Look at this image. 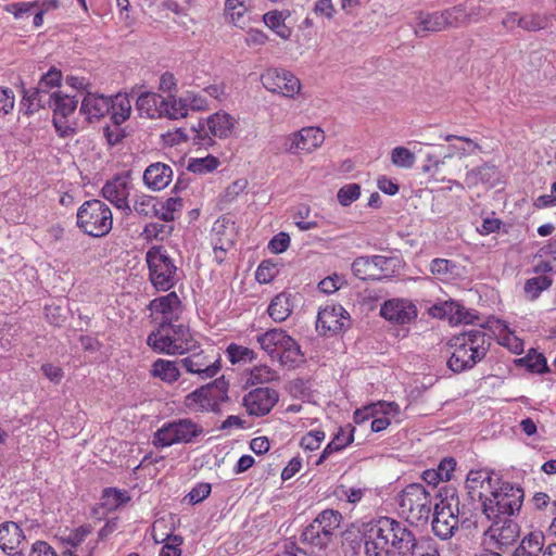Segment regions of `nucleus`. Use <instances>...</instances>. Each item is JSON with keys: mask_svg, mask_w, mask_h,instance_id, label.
I'll return each mask as SVG.
<instances>
[{"mask_svg": "<svg viewBox=\"0 0 556 556\" xmlns=\"http://www.w3.org/2000/svg\"><path fill=\"white\" fill-rule=\"evenodd\" d=\"M131 208L132 212H136L139 216L151 217L156 215V203L154 202V198L150 195L137 197Z\"/></svg>", "mask_w": 556, "mask_h": 556, "instance_id": "3c124183", "label": "nucleus"}, {"mask_svg": "<svg viewBox=\"0 0 556 556\" xmlns=\"http://www.w3.org/2000/svg\"><path fill=\"white\" fill-rule=\"evenodd\" d=\"M62 79V73L55 67H51L46 74H43L38 83V87L48 89V91L60 85Z\"/></svg>", "mask_w": 556, "mask_h": 556, "instance_id": "69168bd1", "label": "nucleus"}, {"mask_svg": "<svg viewBox=\"0 0 556 556\" xmlns=\"http://www.w3.org/2000/svg\"><path fill=\"white\" fill-rule=\"evenodd\" d=\"M220 162L216 156L206 155L204 157L190 159L187 169L191 173L205 175L214 172Z\"/></svg>", "mask_w": 556, "mask_h": 556, "instance_id": "49530a36", "label": "nucleus"}, {"mask_svg": "<svg viewBox=\"0 0 556 556\" xmlns=\"http://www.w3.org/2000/svg\"><path fill=\"white\" fill-rule=\"evenodd\" d=\"M132 186L127 175H116L108 180L101 189V195L119 210L124 216L132 214L128 197Z\"/></svg>", "mask_w": 556, "mask_h": 556, "instance_id": "4468645a", "label": "nucleus"}, {"mask_svg": "<svg viewBox=\"0 0 556 556\" xmlns=\"http://www.w3.org/2000/svg\"><path fill=\"white\" fill-rule=\"evenodd\" d=\"M207 130V126L204 122H199L198 127L192 128L191 139L194 146L206 149L214 144L213 136L208 134Z\"/></svg>", "mask_w": 556, "mask_h": 556, "instance_id": "6e6d98bb", "label": "nucleus"}, {"mask_svg": "<svg viewBox=\"0 0 556 556\" xmlns=\"http://www.w3.org/2000/svg\"><path fill=\"white\" fill-rule=\"evenodd\" d=\"M325 440V432L320 430H313L306 433L300 442L304 450L315 451L319 448L321 442Z\"/></svg>", "mask_w": 556, "mask_h": 556, "instance_id": "e2e57ef3", "label": "nucleus"}, {"mask_svg": "<svg viewBox=\"0 0 556 556\" xmlns=\"http://www.w3.org/2000/svg\"><path fill=\"white\" fill-rule=\"evenodd\" d=\"M457 265L446 258H434L430 263V271L438 279L446 281L458 275Z\"/></svg>", "mask_w": 556, "mask_h": 556, "instance_id": "37998d69", "label": "nucleus"}, {"mask_svg": "<svg viewBox=\"0 0 556 556\" xmlns=\"http://www.w3.org/2000/svg\"><path fill=\"white\" fill-rule=\"evenodd\" d=\"M228 400V382L220 377L203 386L185 397V406L192 412L220 410V405Z\"/></svg>", "mask_w": 556, "mask_h": 556, "instance_id": "9d476101", "label": "nucleus"}, {"mask_svg": "<svg viewBox=\"0 0 556 556\" xmlns=\"http://www.w3.org/2000/svg\"><path fill=\"white\" fill-rule=\"evenodd\" d=\"M496 484H500L498 479H494L488 470H471L466 479L468 494L472 500L480 501L481 505Z\"/></svg>", "mask_w": 556, "mask_h": 556, "instance_id": "412c9836", "label": "nucleus"}, {"mask_svg": "<svg viewBox=\"0 0 556 556\" xmlns=\"http://www.w3.org/2000/svg\"><path fill=\"white\" fill-rule=\"evenodd\" d=\"M136 106L141 115L154 118L166 111V99L155 92H143L138 97Z\"/></svg>", "mask_w": 556, "mask_h": 556, "instance_id": "c85d7f7f", "label": "nucleus"}, {"mask_svg": "<svg viewBox=\"0 0 556 556\" xmlns=\"http://www.w3.org/2000/svg\"><path fill=\"white\" fill-rule=\"evenodd\" d=\"M276 276V267L268 261L262 262L255 273V278L260 283H268Z\"/></svg>", "mask_w": 556, "mask_h": 556, "instance_id": "0e129e2a", "label": "nucleus"}, {"mask_svg": "<svg viewBox=\"0 0 556 556\" xmlns=\"http://www.w3.org/2000/svg\"><path fill=\"white\" fill-rule=\"evenodd\" d=\"M523 490L509 482L496 484L481 505L488 519L513 517L521 509Z\"/></svg>", "mask_w": 556, "mask_h": 556, "instance_id": "7ed1b4c3", "label": "nucleus"}, {"mask_svg": "<svg viewBox=\"0 0 556 556\" xmlns=\"http://www.w3.org/2000/svg\"><path fill=\"white\" fill-rule=\"evenodd\" d=\"M226 352L229 361L232 364L239 362H252L253 359H255L254 351L250 350L249 348L237 345L233 343L227 348Z\"/></svg>", "mask_w": 556, "mask_h": 556, "instance_id": "13d9d810", "label": "nucleus"}, {"mask_svg": "<svg viewBox=\"0 0 556 556\" xmlns=\"http://www.w3.org/2000/svg\"><path fill=\"white\" fill-rule=\"evenodd\" d=\"M179 366V362L160 358L153 363L151 372L154 377H159L167 383H173L178 380L180 376Z\"/></svg>", "mask_w": 556, "mask_h": 556, "instance_id": "4c0bfd02", "label": "nucleus"}, {"mask_svg": "<svg viewBox=\"0 0 556 556\" xmlns=\"http://www.w3.org/2000/svg\"><path fill=\"white\" fill-rule=\"evenodd\" d=\"M173 178V169L169 165L156 162L149 165L143 173L144 185L152 190H163Z\"/></svg>", "mask_w": 556, "mask_h": 556, "instance_id": "bb28decb", "label": "nucleus"}, {"mask_svg": "<svg viewBox=\"0 0 556 556\" xmlns=\"http://www.w3.org/2000/svg\"><path fill=\"white\" fill-rule=\"evenodd\" d=\"M150 281L159 291H168L177 282V267L163 247H152L146 254Z\"/></svg>", "mask_w": 556, "mask_h": 556, "instance_id": "9b49d317", "label": "nucleus"}, {"mask_svg": "<svg viewBox=\"0 0 556 556\" xmlns=\"http://www.w3.org/2000/svg\"><path fill=\"white\" fill-rule=\"evenodd\" d=\"M257 342L273 359L282 366L295 367L303 357L298 342L280 328L269 329L257 336Z\"/></svg>", "mask_w": 556, "mask_h": 556, "instance_id": "20e7f679", "label": "nucleus"}, {"mask_svg": "<svg viewBox=\"0 0 556 556\" xmlns=\"http://www.w3.org/2000/svg\"><path fill=\"white\" fill-rule=\"evenodd\" d=\"M545 536L541 531H532L528 533L516 548L517 556H539L543 554Z\"/></svg>", "mask_w": 556, "mask_h": 556, "instance_id": "72a5a7b5", "label": "nucleus"}, {"mask_svg": "<svg viewBox=\"0 0 556 556\" xmlns=\"http://www.w3.org/2000/svg\"><path fill=\"white\" fill-rule=\"evenodd\" d=\"M391 161L397 167L410 168L415 163V154L404 147H396L391 152Z\"/></svg>", "mask_w": 556, "mask_h": 556, "instance_id": "5fc2aeb1", "label": "nucleus"}, {"mask_svg": "<svg viewBox=\"0 0 556 556\" xmlns=\"http://www.w3.org/2000/svg\"><path fill=\"white\" fill-rule=\"evenodd\" d=\"M131 102L127 94L117 93L110 98L109 113L115 126L122 125L130 116Z\"/></svg>", "mask_w": 556, "mask_h": 556, "instance_id": "2f4dec72", "label": "nucleus"}, {"mask_svg": "<svg viewBox=\"0 0 556 556\" xmlns=\"http://www.w3.org/2000/svg\"><path fill=\"white\" fill-rule=\"evenodd\" d=\"M110 98L103 94L87 91L80 104V113L88 122L99 121L109 113Z\"/></svg>", "mask_w": 556, "mask_h": 556, "instance_id": "a878e982", "label": "nucleus"}, {"mask_svg": "<svg viewBox=\"0 0 556 556\" xmlns=\"http://www.w3.org/2000/svg\"><path fill=\"white\" fill-rule=\"evenodd\" d=\"M415 15L417 26L414 29V34L416 37L424 38L429 33H439L445 29L441 12L428 13L417 11Z\"/></svg>", "mask_w": 556, "mask_h": 556, "instance_id": "cd10ccee", "label": "nucleus"}, {"mask_svg": "<svg viewBox=\"0 0 556 556\" xmlns=\"http://www.w3.org/2000/svg\"><path fill=\"white\" fill-rule=\"evenodd\" d=\"M552 285V279L547 276H538L530 278L525 283V292L529 299H536L540 293Z\"/></svg>", "mask_w": 556, "mask_h": 556, "instance_id": "8fccbe9b", "label": "nucleus"}, {"mask_svg": "<svg viewBox=\"0 0 556 556\" xmlns=\"http://www.w3.org/2000/svg\"><path fill=\"white\" fill-rule=\"evenodd\" d=\"M350 315L341 305H326L318 312L316 330L319 334L330 337L349 327Z\"/></svg>", "mask_w": 556, "mask_h": 556, "instance_id": "dca6fc26", "label": "nucleus"}, {"mask_svg": "<svg viewBox=\"0 0 556 556\" xmlns=\"http://www.w3.org/2000/svg\"><path fill=\"white\" fill-rule=\"evenodd\" d=\"M444 20V27L459 28L469 25V15L464 4L455 5L450 9L440 11Z\"/></svg>", "mask_w": 556, "mask_h": 556, "instance_id": "ea45409f", "label": "nucleus"}, {"mask_svg": "<svg viewBox=\"0 0 556 556\" xmlns=\"http://www.w3.org/2000/svg\"><path fill=\"white\" fill-rule=\"evenodd\" d=\"M181 199L179 198H168L165 202L160 203V206H156V215L160 219L164 222L174 220L175 212L181 207Z\"/></svg>", "mask_w": 556, "mask_h": 556, "instance_id": "864d4df0", "label": "nucleus"}, {"mask_svg": "<svg viewBox=\"0 0 556 556\" xmlns=\"http://www.w3.org/2000/svg\"><path fill=\"white\" fill-rule=\"evenodd\" d=\"M495 176V167L484 164L476 167L466 174L465 182L468 188L476 187L479 182H490Z\"/></svg>", "mask_w": 556, "mask_h": 556, "instance_id": "c03bdc74", "label": "nucleus"}, {"mask_svg": "<svg viewBox=\"0 0 556 556\" xmlns=\"http://www.w3.org/2000/svg\"><path fill=\"white\" fill-rule=\"evenodd\" d=\"M279 400L275 389L264 387L251 390L243 397V406L250 416L262 417L270 413Z\"/></svg>", "mask_w": 556, "mask_h": 556, "instance_id": "a211bd4d", "label": "nucleus"}, {"mask_svg": "<svg viewBox=\"0 0 556 556\" xmlns=\"http://www.w3.org/2000/svg\"><path fill=\"white\" fill-rule=\"evenodd\" d=\"M261 83L268 91L293 97L301 89V83L291 72L268 68L261 75Z\"/></svg>", "mask_w": 556, "mask_h": 556, "instance_id": "2eb2a0df", "label": "nucleus"}, {"mask_svg": "<svg viewBox=\"0 0 556 556\" xmlns=\"http://www.w3.org/2000/svg\"><path fill=\"white\" fill-rule=\"evenodd\" d=\"M25 536L20 526L13 521L0 525V548L8 555L14 556L23 551Z\"/></svg>", "mask_w": 556, "mask_h": 556, "instance_id": "4be33fe9", "label": "nucleus"}, {"mask_svg": "<svg viewBox=\"0 0 556 556\" xmlns=\"http://www.w3.org/2000/svg\"><path fill=\"white\" fill-rule=\"evenodd\" d=\"M236 241L235 222L230 217L218 218L212 228V244L215 250L228 251Z\"/></svg>", "mask_w": 556, "mask_h": 556, "instance_id": "b1692460", "label": "nucleus"}, {"mask_svg": "<svg viewBox=\"0 0 556 556\" xmlns=\"http://www.w3.org/2000/svg\"><path fill=\"white\" fill-rule=\"evenodd\" d=\"M189 99L190 97H169L168 99H166V111H164L163 115H166L172 119H177L187 116Z\"/></svg>", "mask_w": 556, "mask_h": 556, "instance_id": "de8ad7c7", "label": "nucleus"}, {"mask_svg": "<svg viewBox=\"0 0 556 556\" xmlns=\"http://www.w3.org/2000/svg\"><path fill=\"white\" fill-rule=\"evenodd\" d=\"M130 497L126 491H121L114 488H106L103 490L101 497V505L108 510H114L121 505L127 503Z\"/></svg>", "mask_w": 556, "mask_h": 556, "instance_id": "a18cd8bd", "label": "nucleus"}, {"mask_svg": "<svg viewBox=\"0 0 556 556\" xmlns=\"http://www.w3.org/2000/svg\"><path fill=\"white\" fill-rule=\"evenodd\" d=\"M147 344L157 353L177 355L190 351L194 342L189 328L184 325L174 326L172 323L159 324L157 329L148 336Z\"/></svg>", "mask_w": 556, "mask_h": 556, "instance_id": "39448f33", "label": "nucleus"}, {"mask_svg": "<svg viewBox=\"0 0 556 556\" xmlns=\"http://www.w3.org/2000/svg\"><path fill=\"white\" fill-rule=\"evenodd\" d=\"M263 20L266 26L274 30L281 39L288 40L291 37L292 30L285 24V16L282 12H267L264 14Z\"/></svg>", "mask_w": 556, "mask_h": 556, "instance_id": "79ce46f5", "label": "nucleus"}, {"mask_svg": "<svg viewBox=\"0 0 556 556\" xmlns=\"http://www.w3.org/2000/svg\"><path fill=\"white\" fill-rule=\"evenodd\" d=\"M401 555L409 556H440L435 542L428 536L416 539L414 533L404 526L401 532Z\"/></svg>", "mask_w": 556, "mask_h": 556, "instance_id": "6ab92c4d", "label": "nucleus"}, {"mask_svg": "<svg viewBox=\"0 0 556 556\" xmlns=\"http://www.w3.org/2000/svg\"><path fill=\"white\" fill-rule=\"evenodd\" d=\"M552 25V15L547 13H527L520 16L519 27L527 31H539Z\"/></svg>", "mask_w": 556, "mask_h": 556, "instance_id": "58836bf2", "label": "nucleus"}, {"mask_svg": "<svg viewBox=\"0 0 556 556\" xmlns=\"http://www.w3.org/2000/svg\"><path fill=\"white\" fill-rule=\"evenodd\" d=\"M267 312L275 321H285L292 313L291 295L286 292L277 294L271 300Z\"/></svg>", "mask_w": 556, "mask_h": 556, "instance_id": "f704fd0d", "label": "nucleus"}, {"mask_svg": "<svg viewBox=\"0 0 556 556\" xmlns=\"http://www.w3.org/2000/svg\"><path fill=\"white\" fill-rule=\"evenodd\" d=\"M442 497L433 508L432 531L442 540L452 538L459 525V500L454 489H441Z\"/></svg>", "mask_w": 556, "mask_h": 556, "instance_id": "0eeeda50", "label": "nucleus"}, {"mask_svg": "<svg viewBox=\"0 0 556 556\" xmlns=\"http://www.w3.org/2000/svg\"><path fill=\"white\" fill-rule=\"evenodd\" d=\"M404 525L389 517L380 518L371 525L365 539L366 556H394L390 546L400 552L401 532Z\"/></svg>", "mask_w": 556, "mask_h": 556, "instance_id": "f03ea898", "label": "nucleus"}, {"mask_svg": "<svg viewBox=\"0 0 556 556\" xmlns=\"http://www.w3.org/2000/svg\"><path fill=\"white\" fill-rule=\"evenodd\" d=\"M202 425L191 418H179L164 424L154 432L153 445L167 447L175 444H189L203 435Z\"/></svg>", "mask_w": 556, "mask_h": 556, "instance_id": "1a4fd4ad", "label": "nucleus"}, {"mask_svg": "<svg viewBox=\"0 0 556 556\" xmlns=\"http://www.w3.org/2000/svg\"><path fill=\"white\" fill-rule=\"evenodd\" d=\"M48 89L42 87H35L31 89H23V99H22V109L24 113L27 115L33 114L39 109L45 106V101L42 100V94H47Z\"/></svg>", "mask_w": 556, "mask_h": 556, "instance_id": "c9c22d12", "label": "nucleus"}, {"mask_svg": "<svg viewBox=\"0 0 556 556\" xmlns=\"http://www.w3.org/2000/svg\"><path fill=\"white\" fill-rule=\"evenodd\" d=\"M48 103L53 110L52 122L56 132L63 138L73 135L75 128L68 124L67 117L75 112L78 100L58 91L50 94Z\"/></svg>", "mask_w": 556, "mask_h": 556, "instance_id": "ddd939ff", "label": "nucleus"}, {"mask_svg": "<svg viewBox=\"0 0 556 556\" xmlns=\"http://www.w3.org/2000/svg\"><path fill=\"white\" fill-rule=\"evenodd\" d=\"M180 300L176 292H169L166 295L152 300L149 308L154 314H161L162 318L159 324L169 325L178 319L180 308Z\"/></svg>", "mask_w": 556, "mask_h": 556, "instance_id": "5701e85b", "label": "nucleus"}, {"mask_svg": "<svg viewBox=\"0 0 556 556\" xmlns=\"http://www.w3.org/2000/svg\"><path fill=\"white\" fill-rule=\"evenodd\" d=\"M380 315L397 325H405L417 317V307L406 299H390L380 308Z\"/></svg>", "mask_w": 556, "mask_h": 556, "instance_id": "aec40b11", "label": "nucleus"}, {"mask_svg": "<svg viewBox=\"0 0 556 556\" xmlns=\"http://www.w3.org/2000/svg\"><path fill=\"white\" fill-rule=\"evenodd\" d=\"M450 151L438 159L433 155H428V164H425L422 169L426 173H432V176L438 180H444L443 174L456 175L462 172L463 167L467 168L464 163V156L467 154L466 149L450 146Z\"/></svg>", "mask_w": 556, "mask_h": 556, "instance_id": "f8f14e48", "label": "nucleus"}, {"mask_svg": "<svg viewBox=\"0 0 556 556\" xmlns=\"http://www.w3.org/2000/svg\"><path fill=\"white\" fill-rule=\"evenodd\" d=\"M399 507L401 515L412 525L426 523L432 509L430 492L420 483H412L399 495Z\"/></svg>", "mask_w": 556, "mask_h": 556, "instance_id": "6e6552de", "label": "nucleus"}, {"mask_svg": "<svg viewBox=\"0 0 556 556\" xmlns=\"http://www.w3.org/2000/svg\"><path fill=\"white\" fill-rule=\"evenodd\" d=\"M353 274L363 280L379 279L374 256H359L352 263Z\"/></svg>", "mask_w": 556, "mask_h": 556, "instance_id": "a19ab883", "label": "nucleus"}, {"mask_svg": "<svg viewBox=\"0 0 556 556\" xmlns=\"http://www.w3.org/2000/svg\"><path fill=\"white\" fill-rule=\"evenodd\" d=\"M301 139V146H303L304 153H312L325 141V134L319 127H303L299 130Z\"/></svg>", "mask_w": 556, "mask_h": 556, "instance_id": "e433bc0d", "label": "nucleus"}, {"mask_svg": "<svg viewBox=\"0 0 556 556\" xmlns=\"http://www.w3.org/2000/svg\"><path fill=\"white\" fill-rule=\"evenodd\" d=\"M235 118L226 112H216L205 122L210 134L217 138H227L235 128Z\"/></svg>", "mask_w": 556, "mask_h": 556, "instance_id": "c756f323", "label": "nucleus"}, {"mask_svg": "<svg viewBox=\"0 0 556 556\" xmlns=\"http://www.w3.org/2000/svg\"><path fill=\"white\" fill-rule=\"evenodd\" d=\"M448 344L453 348L447 366L454 372H462L471 369L482 361L490 349V338L479 329L464 331L454 336Z\"/></svg>", "mask_w": 556, "mask_h": 556, "instance_id": "f257e3e1", "label": "nucleus"}, {"mask_svg": "<svg viewBox=\"0 0 556 556\" xmlns=\"http://www.w3.org/2000/svg\"><path fill=\"white\" fill-rule=\"evenodd\" d=\"M184 540L180 535H167L165 544L160 552V556H180Z\"/></svg>", "mask_w": 556, "mask_h": 556, "instance_id": "680f3d73", "label": "nucleus"}, {"mask_svg": "<svg viewBox=\"0 0 556 556\" xmlns=\"http://www.w3.org/2000/svg\"><path fill=\"white\" fill-rule=\"evenodd\" d=\"M342 516L339 511L333 509H325L314 519L315 522L320 523L325 530L331 532V535H334V531L339 528L341 523Z\"/></svg>", "mask_w": 556, "mask_h": 556, "instance_id": "09e8293b", "label": "nucleus"}, {"mask_svg": "<svg viewBox=\"0 0 556 556\" xmlns=\"http://www.w3.org/2000/svg\"><path fill=\"white\" fill-rule=\"evenodd\" d=\"M331 532H328L320 526V523L314 520L305 527L301 534V539L304 543L312 546L324 548L332 541Z\"/></svg>", "mask_w": 556, "mask_h": 556, "instance_id": "473e14b6", "label": "nucleus"}, {"mask_svg": "<svg viewBox=\"0 0 556 556\" xmlns=\"http://www.w3.org/2000/svg\"><path fill=\"white\" fill-rule=\"evenodd\" d=\"M375 265L379 279L391 276L400 266L397 257H387L382 255H374Z\"/></svg>", "mask_w": 556, "mask_h": 556, "instance_id": "603ef678", "label": "nucleus"}, {"mask_svg": "<svg viewBox=\"0 0 556 556\" xmlns=\"http://www.w3.org/2000/svg\"><path fill=\"white\" fill-rule=\"evenodd\" d=\"M248 187V180L245 178H240L235 180L231 185H229L224 193V199L226 202L233 201L239 194L243 193V191Z\"/></svg>", "mask_w": 556, "mask_h": 556, "instance_id": "774afa93", "label": "nucleus"}, {"mask_svg": "<svg viewBox=\"0 0 556 556\" xmlns=\"http://www.w3.org/2000/svg\"><path fill=\"white\" fill-rule=\"evenodd\" d=\"M179 365L186 369L187 372L197 374L202 379L212 378L220 370V361L216 359L213 363L206 361V357L201 354H193L179 361Z\"/></svg>", "mask_w": 556, "mask_h": 556, "instance_id": "393cba45", "label": "nucleus"}, {"mask_svg": "<svg viewBox=\"0 0 556 556\" xmlns=\"http://www.w3.org/2000/svg\"><path fill=\"white\" fill-rule=\"evenodd\" d=\"M77 226L94 238L106 236L113 226V214L108 204L98 199L85 201L77 211Z\"/></svg>", "mask_w": 556, "mask_h": 556, "instance_id": "423d86ee", "label": "nucleus"}, {"mask_svg": "<svg viewBox=\"0 0 556 556\" xmlns=\"http://www.w3.org/2000/svg\"><path fill=\"white\" fill-rule=\"evenodd\" d=\"M301 139L302 138L299 136V131L282 136L280 138L282 144L281 151L289 154L304 153L303 146H301Z\"/></svg>", "mask_w": 556, "mask_h": 556, "instance_id": "bf43d9fd", "label": "nucleus"}, {"mask_svg": "<svg viewBox=\"0 0 556 556\" xmlns=\"http://www.w3.org/2000/svg\"><path fill=\"white\" fill-rule=\"evenodd\" d=\"M489 520L491 525L485 531V535L494 543L496 548H507L519 538L520 527L513 517L506 516Z\"/></svg>", "mask_w": 556, "mask_h": 556, "instance_id": "f3484780", "label": "nucleus"}, {"mask_svg": "<svg viewBox=\"0 0 556 556\" xmlns=\"http://www.w3.org/2000/svg\"><path fill=\"white\" fill-rule=\"evenodd\" d=\"M91 533V527L90 526H80L77 529L71 531L66 538H64V541L70 544L72 547H76L80 545L86 536Z\"/></svg>", "mask_w": 556, "mask_h": 556, "instance_id": "338daca9", "label": "nucleus"}, {"mask_svg": "<svg viewBox=\"0 0 556 556\" xmlns=\"http://www.w3.org/2000/svg\"><path fill=\"white\" fill-rule=\"evenodd\" d=\"M278 379L279 376L277 371L266 365L255 366L250 374V380L252 383H267Z\"/></svg>", "mask_w": 556, "mask_h": 556, "instance_id": "4d7b16f0", "label": "nucleus"}, {"mask_svg": "<svg viewBox=\"0 0 556 556\" xmlns=\"http://www.w3.org/2000/svg\"><path fill=\"white\" fill-rule=\"evenodd\" d=\"M434 309L440 311L438 316H448L455 323L471 324L477 318L470 309L456 301H446L440 307L434 306Z\"/></svg>", "mask_w": 556, "mask_h": 556, "instance_id": "7c9ffc66", "label": "nucleus"}, {"mask_svg": "<svg viewBox=\"0 0 556 556\" xmlns=\"http://www.w3.org/2000/svg\"><path fill=\"white\" fill-rule=\"evenodd\" d=\"M361 195V187L357 184H349L339 189L337 198L341 205L348 206Z\"/></svg>", "mask_w": 556, "mask_h": 556, "instance_id": "052dcab7", "label": "nucleus"}]
</instances>
